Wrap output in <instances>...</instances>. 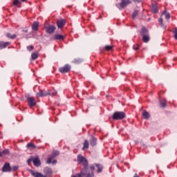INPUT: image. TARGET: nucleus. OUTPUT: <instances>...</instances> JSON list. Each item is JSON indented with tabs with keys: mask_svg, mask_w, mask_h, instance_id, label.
Listing matches in <instances>:
<instances>
[{
	"mask_svg": "<svg viewBox=\"0 0 177 177\" xmlns=\"http://www.w3.org/2000/svg\"><path fill=\"white\" fill-rule=\"evenodd\" d=\"M47 34H53L56 31V26L53 25H49L45 27Z\"/></svg>",
	"mask_w": 177,
	"mask_h": 177,
	"instance_id": "nucleus-10",
	"label": "nucleus"
},
{
	"mask_svg": "<svg viewBox=\"0 0 177 177\" xmlns=\"http://www.w3.org/2000/svg\"><path fill=\"white\" fill-rule=\"evenodd\" d=\"M95 166L97 168V172L100 173L103 170V166L100 164H95Z\"/></svg>",
	"mask_w": 177,
	"mask_h": 177,
	"instance_id": "nucleus-27",
	"label": "nucleus"
},
{
	"mask_svg": "<svg viewBox=\"0 0 177 177\" xmlns=\"http://www.w3.org/2000/svg\"><path fill=\"white\" fill-rule=\"evenodd\" d=\"M142 116L143 118H145V120H149V118H150V113H149V112H147V111H144L142 112Z\"/></svg>",
	"mask_w": 177,
	"mask_h": 177,
	"instance_id": "nucleus-19",
	"label": "nucleus"
},
{
	"mask_svg": "<svg viewBox=\"0 0 177 177\" xmlns=\"http://www.w3.org/2000/svg\"><path fill=\"white\" fill-rule=\"evenodd\" d=\"M77 162L79 164L83 165L84 169H88V160L82 156V155L77 156Z\"/></svg>",
	"mask_w": 177,
	"mask_h": 177,
	"instance_id": "nucleus-3",
	"label": "nucleus"
},
{
	"mask_svg": "<svg viewBox=\"0 0 177 177\" xmlns=\"http://www.w3.org/2000/svg\"><path fill=\"white\" fill-rule=\"evenodd\" d=\"M38 27H39V21H34L32 25V30L33 31H38Z\"/></svg>",
	"mask_w": 177,
	"mask_h": 177,
	"instance_id": "nucleus-16",
	"label": "nucleus"
},
{
	"mask_svg": "<svg viewBox=\"0 0 177 177\" xmlns=\"http://www.w3.org/2000/svg\"><path fill=\"white\" fill-rule=\"evenodd\" d=\"M10 45V42L9 41H0V49H5L7 46H9Z\"/></svg>",
	"mask_w": 177,
	"mask_h": 177,
	"instance_id": "nucleus-15",
	"label": "nucleus"
},
{
	"mask_svg": "<svg viewBox=\"0 0 177 177\" xmlns=\"http://www.w3.org/2000/svg\"><path fill=\"white\" fill-rule=\"evenodd\" d=\"M71 70V66L66 64L63 67L59 68V71L62 74H66V73H68Z\"/></svg>",
	"mask_w": 177,
	"mask_h": 177,
	"instance_id": "nucleus-9",
	"label": "nucleus"
},
{
	"mask_svg": "<svg viewBox=\"0 0 177 177\" xmlns=\"http://www.w3.org/2000/svg\"><path fill=\"white\" fill-rule=\"evenodd\" d=\"M96 143H97V139H96V138L95 137H92L90 141L91 146L93 147L96 145Z\"/></svg>",
	"mask_w": 177,
	"mask_h": 177,
	"instance_id": "nucleus-18",
	"label": "nucleus"
},
{
	"mask_svg": "<svg viewBox=\"0 0 177 177\" xmlns=\"http://www.w3.org/2000/svg\"><path fill=\"white\" fill-rule=\"evenodd\" d=\"M85 149H89V142L88 140H85L84 142L82 150H85Z\"/></svg>",
	"mask_w": 177,
	"mask_h": 177,
	"instance_id": "nucleus-24",
	"label": "nucleus"
},
{
	"mask_svg": "<svg viewBox=\"0 0 177 177\" xmlns=\"http://www.w3.org/2000/svg\"><path fill=\"white\" fill-rule=\"evenodd\" d=\"M33 164L35 167H39L41 165V160H39V157H33Z\"/></svg>",
	"mask_w": 177,
	"mask_h": 177,
	"instance_id": "nucleus-12",
	"label": "nucleus"
},
{
	"mask_svg": "<svg viewBox=\"0 0 177 177\" xmlns=\"http://www.w3.org/2000/svg\"><path fill=\"white\" fill-rule=\"evenodd\" d=\"M174 34L175 39H177V28H175L174 31Z\"/></svg>",
	"mask_w": 177,
	"mask_h": 177,
	"instance_id": "nucleus-33",
	"label": "nucleus"
},
{
	"mask_svg": "<svg viewBox=\"0 0 177 177\" xmlns=\"http://www.w3.org/2000/svg\"><path fill=\"white\" fill-rule=\"evenodd\" d=\"M17 169H19L18 166H14L11 168V170H12V171H17Z\"/></svg>",
	"mask_w": 177,
	"mask_h": 177,
	"instance_id": "nucleus-36",
	"label": "nucleus"
},
{
	"mask_svg": "<svg viewBox=\"0 0 177 177\" xmlns=\"http://www.w3.org/2000/svg\"><path fill=\"white\" fill-rule=\"evenodd\" d=\"M138 15H139V11L135 10L132 15V19H136V17H138Z\"/></svg>",
	"mask_w": 177,
	"mask_h": 177,
	"instance_id": "nucleus-29",
	"label": "nucleus"
},
{
	"mask_svg": "<svg viewBox=\"0 0 177 177\" xmlns=\"http://www.w3.org/2000/svg\"><path fill=\"white\" fill-rule=\"evenodd\" d=\"M6 37H8V38H10V37H12V35L10 33H7Z\"/></svg>",
	"mask_w": 177,
	"mask_h": 177,
	"instance_id": "nucleus-40",
	"label": "nucleus"
},
{
	"mask_svg": "<svg viewBox=\"0 0 177 177\" xmlns=\"http://www.w3.org/2000/svg\"><path fill=\"white\" fill-rule=\"evenodd\" d=\"M129 3H131V0H121L120 3H116V6L118 9H120V10H121V9H124V8H127Z\"/></svg>",
	"mask_w": 177,
	"mask_h": 177,
	"instance_id": "nucleus-6",
	"label": "nucleus"
},
{
	"mask_svg": "<svg viewBox=\"0 0 177 177\" xmlns=\"http://www.w3.org/2000/svg\"><path fill=\"white\" fill-rule=\"evenodd\" d=\"M141 35L143 37L145 35H149V30L146 28H142L141 30Z\"/></svg>",
	"mask_w": 177,
	"mask_h": 177,
	"instance_id": "nucleus-23",
	"label": "nucleus"
},
{
	"mask_svg": "<svg viewBox=\"0 0 177 177\" xmlns=\"http://www.w3.org/2000/svg\"><path fill=\"white\" fill-rule=\"evenodd\" d=\"M82 176H84V175H82V174L81 171H80V173H79V174H77V177H82Z\"/></svg>",
	"mask_w": 177,
	"mask_h": 177,
	"instance_id": "nucleus-41",
	"label": "nucleus"
},
{
	"mask_svg": "<svg viewBox=\"0 0 177 177\" xmlns=\"http://www.w3.org/2000/svg\"><path fill=\"white\" fill-rule=\"evenodd\" d=\"M15 38H16V35H11V37H10V39H15Z\"/></svg>",
	"mask_w": 177,
	"mask_h": 177,
	"instance_id": "nucleus-39",
	"label": "nucleus"
},
{
	"mask_svg": "<svg viewBox=\"0 0 177 177\" xmlns=\"http://www.w3.org/2000/svg\"><path fill=\"white\" fill-rule=\"evenodd\" d=\"M51 96L52 94L50 93V92H49V91H42V90H39V92H37L36 93V96L37 97H44L45 96H48V95Z\"/></svg>",
	"mask_w": 177,
	"mask_h": 177,
	"instance_id": "nucleus-8",
	"label": "nucleus"
},
{
	"mask_svg": "<svg viewBox=\"0 0 177 177\" xmlns=\"http://www.w3.org/2000/svg\"><path fill=\"white\" fill-rule=\"evenodd\" d=\"M160 107H166L167 106V100L165 98H163L160 100Z\"/></svg>",
	"mask_w": 177,
	"mask_h": 177,
	"instance_id": "nucleus-17",
	"label": "nucleus"
},
{
	"mask_svg": "<svg viewBox=\"0 0 177 177\" xmlns=\"http://www.w3.org/2000/svg\"><path fill=\"white\" fill-rule=\"evenodd\" d=\"M28 149H30V147H32V149H35V145L31 142H29L27 144Z\"/></svg>",
	"mask_w": 177,
	"mask_h": 177,
	"instance_id": "nucleus-30",
	"label": "nucleus"
},
{
	"mask_svg": "<svg viewBox=\"0 0 177 177\" xmlns=\"http://www.w3.org/2000/svg\"><path fill=\"white\" fill-rule=\"evenodd\" d=\"M66 24V20L65 19H61L59 21H57V26L58 28H62L64 27V25Z\"/></svg>",
	"mask_w": 177,
	"mask_h": 177,
	"instance_id": "nucleus-13",
	"label": "nucleus"
},
{
	"mask_svg": "<svg viewBox=\"0 0 177 177\" xmlns=\"http://www.w3.org/2000/svg\"><path fill=\"white\" fill-rule=\"evenodd\" d=\"M53 39L55 41H63V39H64V36L60 34H57L54 35Z\"/></svg>",
	"mask_w": 177,
	"mask_h": 177,
	"instance_id": "nucleus-14",
	"label": "nucleus"
},
{
	"mask_svg": "<svg viewBox=\"0 0 177 177\" xmlns=\"http://www.w3.org/2000/svg\"><path fill=\"white\" fill-rule=\"evenodd\" d=\"M134 2H140L142 0H133Z\"/></svg>",
	"mask_w": 177,
	"mask_h": 177,
	"instance_id": "nucleus-42",
	"label": "nucleus"
},
{
	"mask_svg": "<svg viewBox=\"0 0 177 177\" xmlns=\"http://www.w3.org/2000/svg\"><path fill=\"white\" fill-rule=\"evenodd\" d=\"M151 12L152 13H158V8L156 4H152Z\"/></svg>",
	"mask_w": 177,
	"mask_h": 177,
	"instance_id": "nucleus-20",
	"label": "nucleus"
},
{
	"mask_svg": "<svg viewBox=\"0 0 177 177\" xmlns=\"http://www.w3.org/2000/svg\"><path fill=\"white\" fill-rule=\"evenodd\" d=\"M27 49L29 50V52H31V50H34V47L32 46H27Z\"/></svg>",
	"mask_w": 177,
	"mask_h": 177,
	"instance_id": "nucleus-34",
	"label": "nucleus"
},
{
	"mask_svg": "<svg viewBox=\"0 0 177 177\" xmlns=\"http://www.w3.org/2000/svg\"><path fill=\"white\" fill-rule=\"evenodd\" d=\"M6 156H9V149H5L0 153V157H5Z\"/></svg>",
	"mask_w": 177,
	"mask_h": 177,
	"instance_id": "nucleus-21",
	"label": "nucleus"
},
{
	"mask_svg": "<svg viewBox=\"0 0 177 177\" xmlns=\"http://www.w3.org/2000/svg\"><path fill=\"white\" fill-rule=\"evenodd\" d=\"M33 160H34V157L31 156L30 158H29V159L27 160L28 164L30 165V163L31 162H33Z\"/></svg>",
	"mask_w": 177,
	"mask_h": 177,
	"instance_id": "nucleus-32",
	"label": "nucleus"
},
{
	"mask_svg": "<svg viewBox=\"0 0 177 177\" xmlns=\"http://www.w3.org/2000/svg\"><path fill=\"white\" fill-rule=\"evenodd\" d=\"M159 24L160 26V27H162V28H164V30H165V28H167V26H165L164 24V23L162 22V18H160L159 20Z\"/></svg>",
	"mask_w": 177,
	"mask_h": 177,
	"instance_id": "nucleus-26",
	"label": "nucleus"
},
{
	"mask_svg": "<svg viewBox=\"0 0 177 177\" xmlns=\"http://www.w3.org/2000/svg\"><path fill=\"white\" fill-rule=\"evenodd\" d=\"M95 171V165H92L90 166V171L93 172Z\"/></svg>",
	"mask_w": 177,
	"mask_h": 177,
	"instance_id": "nucleus-35",
	"label": "nucleus"
},
{
	"mask_svg": "<svg viewBox=\"0 0 177 177\" xmlns=\"http://www.w3.org/2000/svg\"><path fill=\"white\" fill-rule=\"evenodd\" d=\"M104 49L105 50H113V46H106Z\"/></svg>",
	"mask_w": 177,
	"mask_h": 177,
	"instance_id": "nucleus-31",
	"label": "nucleus"
},
{
	"mask_svg": "<svg viewBox=\"0 0 177 177\" xmlns=\"http://www.w3.org/2000/svg\"><path fill=\"white\" fill-rule=\"evenodd\" d=\"M139 48V45H136V46H133V49H135L136 50H137V49Z\"/></svg>",
	"mask_w": 177,
	"mask_h": 177,
	"instance_id": "nucleus-38",
	"label": "nucleus"
},
{
	"mask_svg": "<svg viewBox=\"0 0 177 177\" xmlns=\"http://www.w3.org/2000/svg\"><path fill=\"white\" fill-rule=\"evenodd\" d=\"M161 16H165L166 20H169L171 15H169V12L167 11H164V12L161 15Z\"/></svg>",
	"mask_w": 177,
	"mask_h": 177,
	"instance_id": "nucleus-22",
	"label": "nucleus"
},
{
	"mask_svg": "<svg viewBox=\"0 0 177 177\" xmlns=\"http://www.w3.org/2000/svg\"><path fill=\"white\" fill-rule=\"evenodd\" d=\"M22 1V2H24V1H26V0H21Z\"/></svg>",
	"mask_w": 177,
	"mask_h": 177,
	"instance_id": "nucleus-43",
	"label": "nucleus"
},
{
	"mask_svg": "<svg viewBox=\"0 0 177 177\" xmlns=\"http://www.w3.org/2000/svg\"><path fill=\"white\" fill-rule=\"evenodd\" d=\"M81 174L85 177H95V174H93V171H91V170L88 171V169H85V168H83L81 171Z\"/></svg>",
	"mask_w": 177,
	"mask_h": 177,
	"instance_id": "nucleus-7",
	"label": "nucleus"
},
{
	"mask_svg": "<svg viewBox=\"0 0 177 177\" xmlns=\"http://www.w3.org/2000/svg\"><path fill=\"white\" fill-rule=\"evenodd\" d=\"M142 41L145 43L149 42V41H150V37H149V35L142 36Z\"/></svg>",
	"mask_w": 177,
	"mask_h": 177,
	"instance_id": "nucleus-25",
	"label": "nucleus"
},
{
	"mask_svg": "<svg viewBox=\"0 0 177 177\" xmlns=\"http://www.w3.org/2000/svg\"><path fill=\"white\" fill-rule=\"evenodd\" d=\"M26 98L29 107H34L37 104V100H35V98L30 96V94H26Z\"/></svg>",
	"mask_w": 177,
	"mask_h": 177,
	"instance_id": "nucleus-4",
	"label": "nucleus"
},
{
	"mask_svg": "<svg viewBox=\"0 0 177 177\" xmlns=\"http://www.w3.org/2000/svg\"><path fill=\"white\" fill-rule=\"evenodd\" d=\"M125 113L121 111H116L113 113L112 118L113 120H124L125 118Z\"/></svg>",
	"mask_w": 177,
	"mask_h": 177,
	"instance_id": "nucleus-5",
	"label": "nucleus"
},
{
	"mask_svg": "<svg viewBox=\"0 0 177 177\" xmlns=\"http://www.w3.org/2000/svg\"><path fill=\"white\" fill-rule=\"evenodd\" d=\"M32 60L38 59V53H32L31 55Z\"/></svg>",
	"mask_w": 177,
	"mask_h": 177,
	"instance_id": "nucleus-28",
	"label": "nucleus"
},
{
	"mask_svg": "<svg viewBox=\"0 0 177 177\" xmlns=\"http://www.w3.org/2000/svg\"><path fill=\"white\" fill-rule=\"evenodd\" d=\"M19 0H15L13 1V5H15V6H17V5H19Z\"/></svg>",
	"mask_w": 177,
	"mask_h": 177,
	"instance_id": "nucleus-37",
	"label": "nucleus"
},
{
	"mask_svg": "<svg viewBox=\"0 0 177 177\" xmlns=\"http://www.w3.org/2000/svg\"><path fill=\"white\" fill-rule=\"evenodd\" d=\"M29 172H30L32 176H34V177H48V176H50V175L53 174V171H52V168L48 167L44 169V175L38 171H35L31 169L29 170Z\"/></svg>",
	"mask_w": 177,
	"mask_h": 177,
	"instance_id": "nucleus-1",
	"label": "nucleus"
},
{
	"mask_svg": "<svg viewBox=\"0 0 177 177\" xmlns=\"http://www.w3.org/2000/svg\"><path fill=\"white\" fill-rule=\"evenodd\" d=\"M59 154H60V152L59 151H54L53 152L52 155L48 156V158L47 159V161H46V163L47 164H50V163L56 164L57 162V160H53L52 161V159L57 157V156H59Z\"/></svg>",
	"mask_w": 177,
	"mask_h": 177,
	"instance_id": "nucleus-2",
	"label": "nucleus"
},
{
	"mask_svg": "<svg viewBox=\"0 0 177 177\" xmlns=\"http://www.w3.org/2000/svg\"><path fill=\"white\" fill-rule=\"evenodd\" d=\"M3 172H11L12 167H10V164L9 162H6L2 167Z\"/></svg>",
	"mask_w": 177,
	"mask_h": 177,
	"instance_id": "nucleus-11",
	"label": "nucleus"
}]
</instances>
